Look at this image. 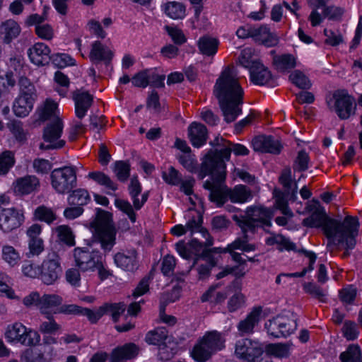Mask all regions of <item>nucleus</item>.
Segmentation results:
<instances>
[{
	"label": "nucleus",
	"mask_w": 362,
	"mask_h": 362,
	"mask_svg": "<svg viewBox=\"0 0 362 362\" xmlns=\"http://www.w3.org/2000/svg\"><path fill=\"white\" fill-rule=\"evenodd\" d=\"M164 181L170 185H178L181 182L182 175L174 167L170 166L168 171L162 172Z\"/></svg>",
	"instance_id": "obj_56"
},
{
	"label": "nucleus",
	"mask_w": 362,
	"mask_h": 362,
	"mask_svg": "<svg viewBox=\"0 0 362 362\" xmlns=\"http://www.w3.org/2000/svg\"><path fill=\"white\" fill-rule=\"evenodd\" d=\"M16 162L14 153L5 151L0 154V175L8 173Z\"/></svg>",
	"instance_id": "obj_48"
},
{
	"label": "nucleus",
	"mask_w": 362,
	"mask_h": 362,
	"mask_svg": "<svg viewBox=\"0 0 362 362\" xmlns=\"http://www.w3.org/2000/svg\"><path fill=\"white\" fill-rule=\"evenodd\" d=\"M291 172L290 168H285L281 176L279 177V182L285 188V193L288 196L290 199L295 201L296 199L297 194V184L294 183V187L292 188V180H291Z\"/></svg>",
	"instance_id": "obj_40"
},
{
	"label": "nucleus",
	"mask_w": 362,
	"mask_h": 362,
	"mask_svg": "<svg viewBox=\"0 0 362 362\" xmlns=\"http://www.w3.org/2000/svg\"><path fill=\"white\" fill-rule=\"evenodd\" d=\"M211 180H206L204 187L210 191L209 199L218 206H222L228 198L232 202L244 203L252 197V191L245 185H236L233 189L228 188L225 185L226 177L223 179L211 177Z\"/></svg>",
	"instance_id": "obj_3"
},
{
	"label": "nucleus",
	"mask_w": 362,
	"mask_h": 362,
	"mask_svg": "<svg viewBox=\"0 0 362 362\" xmlns=\"http://www.w3.org/2000/svg\"><path fill=\"white\" fill-rule=\"evenodd\" d=\"M165 29L175 45H181L186 42L187 38L182 30L170 26H166Z\"/></svg>",
	"instance_id": "obj_62"
},
{
	"label": "nucleus",
	"mask_w": 362,
	"mask_h": 362,
	"mask_svg": "<svg viewBox=\"0 0 362 362\" xmlns=\"http://www.w3.org/2000/svg\"><path fill=\"white\" fill-rule=\"evenodd\" d=\"M359 222L357 217L346 216L344 218L342 228L328 239L327 247L338 246L345 250L343 258L350 255L349 250H353L356 244V238L358 234Z\"/></svg>",
	"instance_id": "obj_6"
},
{
	"label": "nucleus",
	"mask_w": 362,
	"mask_h": 362,
	"mask_svg": "<svg viewBox=\"0 0 362 362\" xmlns=\"http://www.w3.org/2000/svg\"><path fill=\"white\" fill-rule=\"evenodd\" d=\"M341 362H362V351L358 344H350L339 355Z\"/></svg>",
	"instance_id": "obj_41"
},
{
	"label": "nucleus",
	"mask_w": 362,
	"mask_h": 362,
	"mask_svg": "<svg viewBox=\"0 0 362 362\" xmlns=\"http://www.w3.org/2000/svg\"><path fill=\"white\" fill-rule=\"evenodd\" d=\"M342 332L344 336L348 340H354L358 335L357 325L354 321H345L342 328Z\"/></svg>",
	"instance_id": "obj_60"
},
{
	"label": "nucleus",
	"mask_w": 362,
	"mask_h": 362,
	"mask_svg": "<svg viewBox=\"0 0 362 362\" xmlns=\"http://www.w3.org/2000/svg\"><path fill=\"white\" fill-rule=\"evenodd\" d=\"M57 109V104L56 103L51 100H47L40 113V118L42 120L48 119L52 115H54Z\"/></svg>",
	"instance_id": "obj_63"
},
{
	"label": "nucleus",
	"mask_w": 362,
	"mask_h": 362,
	"mask_svg": "<svg viewBox=\"0 0 362 362\" xmlns=\"http://www.w3.org/2000/svg\"><path fill=\"white\" fill-rule=\"evenodd\" d=\"M201 340L214 354L225 347L226 339L224 335L216 330L206 332L203 337L201 338Z\"/></svg>",
	"instance_id": "obj_28"
},
{
	"label": "nucleus",
	"mask_w": 362,
	"mask_h": 362,
	"mask_svg": "<svg viewBox=\"0 0 362 362\" xmlns=\"http://www.w3.org/2000/svg\"><path fill=\"white\" fill-rule=\"evenodd\" d=\"M243 235L240 238L235 239L232 243L229 244L224 250V252H231L235 250H242L245 252L254 251L256 246L254 244L248 243L249 236L247 234L248 231H242Z\"/></svg>",
	"instance_id": "obj_37"
},
{
	"label": "nucleus",
	"mask_w": 362,
	"mask_h": 362,
	"mask_svg": "<svg viewBox=\"0 0 362 362\" xmlns=\"http://www.w3.org/2000/svg\"><path fill=\"white\" fill-rule=\"evenodd\" d=\"M24 217L23 214L15 208H4L0 212V230L8 233L18 228Z\"/></svg>",
	"instance_id": "obj_16"
},
{
	"label": "nucleus",
	"mask_w": 362,
	"mask_h": 362,
	"mask_svg": "<svg viewBox=\"0 0 362 362\" xmlns=\"http://www.w3.org/2000/svg\"><path fill=\"white\" fill-rule=\"evenodd\" d=\"M18 86L20 89V96H25L35 99L36 93L35 86L28 78L25 76L20 77Z\"/></svg>",
	"instance_id": "obj_53"
},
{
	"label": "nucleus",
	"mask_w": 362,
	"mask_h": 362,
	"mask_svg": "<svg viewBox=\"0 0 362 362\" xmlns=\"http://www.w3.org/2000/svg\"><path fill=\"white\" fill-rule=\"evenodd\" d=\"M213 244L211 239H206L204 243H200L196 238L192 239L187 246L184 241L176 244V249L180 255L184 259H189L192 255L197 257L211 258V253L219 252V248H209Z\"/></svg>",
	"instance_id": "obj_13"
},
{
	"label": "nucleus",
	"mask_w": 362,
	"mask_h": 362,
	"mask_svg": "<svg viewBox=\"0 0 362 362\" xmlns=\"http://www.w3.org/2000/svg\"><path fill=\"white\" fill-rule=\"evenodd\" d=\"M59 239L69 246L75 245L74 235L67 226H59L56 228Z\"/></svg>",
	"instance_id": "obj_55"
},
{
	"label": "nucleus",
	"mask_w": 362,
	"mask_h": 362,
	"mask_svg": "<svg viewBox=\"0 0 362 362\" xmlns=\"http://www.w3.org/2000/svg\"><path fill=\"white\" fill-rule=\"evenodd\" d=\"M252 146L255 151L273 154L280 153L282 148L279 140L272 136H256L252 141Z\"/></svg>",
	"instance_id": "obj_18"
},
{
	"label": "nucleus",
	"mask_w": 362,
	"mask_h": 362,
	"mask_svg": "<svg viewBox=\"0 0 362 362\" xmlns=\"http://www.w3.org/2000/svg\"><path fill=\"white\" fill-rule=\"evenodd\" d=\"M49 47L42 42L35 43L28 50L30 61L37 66H45L50 62Z\"/></svg>",
	"instance_id": "obj_21"
},
{
	"label": "nucleus",
	"mask_w": 362,
	"mask_h": 362,
	"mask_svg": "<svg viewBox=\"0 0 362 362\" xmlns=\"http://www.w3.org/2000/svg\"><path fill=\"white\" fill-rule=\"evenodd\" d=\"M218 46V40L208 35L202 37L198 41L200 52L207 56L214 55L217 52Z\"/></svg>",
	"instance_id": "obj_38"
},
{
	"label": "nucleus",
	"mask_w": 362,
	"mask_h": 362,
	"mask_svg": "<svg viewBox=\"0 0 362 362\" xmlns=\"http://www.w3.org/2000/svg\"><path fill=\"white\" fill-rule=\"evenodd\" d=\"M267 334L274 337H287L297 328V322L293 313L288 315H277L269 320L264 325Z\"/></svg>",
	"instance_id": "obj_12"
},
{
	"label": "nucleus",
	"mask_w": 362,
	"mask_h": 362,
	"mask_svg": "<svg viewBox=\"0 0 362 362\" xmlns=\"http://www.w3.org/2000/svg\"><path fill=\"white\" fill-rule=\"evenodd\" d=\"M309 160L308 153L304 150L300 151L293 165V170L299 172L305 171L308 168Z\"/></svg>",
	"instance_id": "obj_57"
},
{
	"label": "nucleus",
	"mask_w": 362,
	"mask_h": 362,
	"mask_svg": "<svg viewBox=\"0 0 362 362\" xmlns=\"http://www.w3.org/2000/svg\"><path fill=\"white\" fill-rule=\"evenodd\" d=\"M93 237L100 243L105 252H110L116 243L117 230L112 220V214L98 209L95 220L90 223Z\"/></svg>",
	"instance_id": "obj_4"
},
{
	"label": "nucleus",
	"mask_w": 362,
	"mask_h": 362,
	"mask_svg": "<svg viewBox=\"0 0 362 362\" xmlns=\"http://www.w3.org/2000/svg\"><path fill=\"white\" fill-rule=\"evenodd\" d=\"M61 273L59 257L55 253L49 255L43 261L40 271L42 281L47 285H51L59 279Z\"/></svg>",
	"instance_id": "obj_15"
},
{
	"label": "nucleus",
	"mask_w": 362,
	"mask_h": 362,
	"mask_svg": "<svg viewBox=\"0 0 362 362\" xmlns=\"http://www.w3.org/2000/svg\"><path fill=\"white\" fill-rule=\"evenodd\" d=\"M50 178L52 187L62 194L69 193L77 185L76 170L71 166L54 169Z\"/></svg>",
	"instance_id": "obj_11"
},
{
	"label": "nucleus",
	"mask_w": 362,
	"mask_h": 362,
	"mask_svg": "<svg viewBox=\"0 0 362 362\" xmlns=\"http://www.w3.org/2000/svg\"><path fill=\"white\" fill-rule=\"evenodd\" d=\"M168 339V331L165 327H158L149 331L145 337V341L148 344L161 346Z\"/></svg>",
	"instance_id": "obj_36"
},
{
	"label": "nucleus",
	"mask_w": 362,
	"mask_h": 362,
	"mask_svg": "<svg viewBox=\"0 0 362 362\" xmlns=\"http://www.w3.org/2000/svg\"><path fill=\"white\" fill-rule=\"evenodd\" d=\"M40 186V181L34 175H27L16 180L15 191L21 194H28Z\"/></svg>",
	"instance_id": "obj_30"
},
{
	"label": "nucleus",
	"mask_w": 362,
	"mask_h": 362,
	"mask_svg": "<svg viewBox=\"0 0 362 362\" xmlns=\"http://www.w3.org/2000/svg\"><path fill=\"white\" fill-rule=\"evenodd\" d=\"M68 197V203L70 206H83L87 204L90 200L88 192L85 189L71 190Z\"/></svg>",
	"instance_id": "obj_39"
},
{
	"label": "nucleus",
	"mask_w": 362,
	"mask_h": 362,
	"mask_svg": "<svg viewBox=\"0 0 362 362\" xmlns=\"http://www.w3.org/2000/svg\"><path fill=\"white\" fill-rule=\"evenodd\" d=\"M273 211L263 206L248 207L244 215H233L232 218L241 228L242 231H250L255 233L259 227H270Z\"/></svg>",
	"instance_id": "obj_5"
},
{
	"label": "nucleus",
	"mask_w": 362,
	"mask_h": 362,
	"mask_svg": "<svg viewBox=\"0 0 362 362\" xmlns=\"http://www.w3.org/2000/svg\"><path fill=\"white\" fill-rule=\"evenodd\" d=\"M252 38L255 42L267 47H274L279 43V37L274 33H271L269 29L265 25L252 28Z\"/></svg>",
	"instance_id": "obj_23"
},
{
	"label": "nucleus",
	"mask_w": 362,
	"mask_h": 362,
	"mask_svg": "<svg viewBox=\"0 0 362 362\" xmlns=\"http://www.w3.org/2000/svg\"><path fill=\"white\" fill-rule=\"evenodd\" d=\"M7 127L18 142L24 143L26 141V132L24 131L23 123L21 121L12 120L7 124Z\"/></svg>",
	"instance_id": "obj_52"
},
{
	"label": "nucleus",
	"mask_w": 362,
	"mask_h": 362,
	"mask_svg": "<svg viewBox=\"0 0 362 362\" xmlns=\"http://www.w3.org/2000/svg\"><path fill=\"white\" fill-rule=\"evenodd\" d=\"M35 218L39 221H45L48 224L52 223L57 216L53 211L45 206H38L34 213Z\"/></svg>",
	"instance_id": "obj_54"
},
{
	"label": "nucleus",
	"mask_w": 362,
	"mask_h": 362,
	"mask_svg": "<svg viewBox=\"0 0 362 362\" xmlns=\"http://www.w3.org/2000/svg\"><path fill=\"white\" fill-rule=\"evenodd\" d=\"M356 294L357 289L353 286H349L339 291V298L342 302L351 304L355 300Z\"/></svg>",
	"instance_id": "obj_64"
},
{
	"label": "nucleus",
	"mask_w": 362,
	"mask_h": 362,
	"mask_svg": "<svg viewBox=\"0 0 362 362\" xmlns=\"http://www.w3.org/2000/svg\"><path fill=\"white\" fill-rule=\"evenodd\" d=\"M165 13L173 19H182L185 16V7L180 2L169 1L163 5Z\"/></svg>",
	"instance_id": "obj_43"
},
{
	"label": "nucleus",
	"mask_w": 362,
	"mask_h": 362,
	"mask_svg": "<svg viewBox=\"0 0 362 362\" xmlns=\"http://www.w3.org/2000/svg\"><path fill=\"white\" fill-rule=\"evenodd\" d=\"M45 320L41 322L39 331L44 334H53L61 329V326L54 320L51 313L43 314Z\"/></svg>",
	"instance_id": "obj_44"
},
{
	"label": "nucleus",
	"mask_w": 362,
	"mask_h": 362,
	"mask_svg": "<svg viewBox=\"0 0 362 362\" xmlns=\"http://www.w3.org/2000/svg\"><path fill=\"white\" fill-rule=\"evenodd\" d=\"M139 348L134 343H128L115 349L110 356V362H123L136 357Z\"/></svg>",
	"instance_id": "obj_24"
},
{
	"label": "nucleus",
	"mask_w": 362,
	"mask_h": 362,
	"mask_svg": "<svg viewBox=\"0 0 362 362\" xmlns=\"http://www.w3.org/2000/svg\"><path fill=\"white\" fill-rule=\"evenodd\" d=\"M261 313L260 307L255 308L245 320L238 323V329L241 335L252 334L254 332L255 327L259 322Z\"/></svg>",
	"instance_id": "obj_26"
},
{
	"label": "nucleus",
	"mask_w": 362,
	"mask_h": 362,
	"mask_svg": "<svg viewBox=\"0 0 362 362\" xmlns=\"http://www.w3.org/2000/svg\"><path fill=\"white\" fill-rule=\"evenodd\" d=\"M5 337L10 342L16 341L28 346H36L40 341V336L37 332L28 329L20 322L8 326Z\"/></svg>",
	"instance_id": "obj_14"
},
{
	"label": "nucleus",
	"mask_w": 362,
	"mask_h": 362,
	"mask_svg": "<svg viewBox=\"0 0 362 362\" xmlns=\"http://www.w3.org/2000/svg\"><path fill=\"white\" fill-rule=\"evenodd\" d=\"M274 63L276 68L281 72L291 69L296 65V58L290 54L276 56L274 58Z\"/></svg>",
	"instance_id": "obj_47"
},
{
	"label": "nucleus",
	"mask_w": 362,
	"mask_h": 362,
	"mask_svg": "<svg viewBox=\"0 0 362 362\" xmlns=\"http://www.w3.org/2000/svg\"><path fill=\"white\" fill-rule=\"evenodd\" d=\"M114 262L122 270L133 272L139 266L138 252L135 248L122 250L115 255Z\"/></svg>",
	"instance_id": "obj_17"
},
{
	"label": "nucleus",
	"mask_w": 362,
	"mask_h": 362,
	"mask_svg": "<svg viewBox=\"0 0 362 362\" xmlns=\"http://www.w3.org/2000/svg\"><path fill=\"white\" fill-rule=\"evenodd\" d=\"M303 225L310 228H322L324 234L328 240L342 228L344 220L341 221L329 217L325 212V208H318L309 217L303 219Z\"/></svg>",
	"instance_id": "obj_8"
},
{
	"label": "nucleus",
	"mask_w": 362,
	"mask_h": 362,
	"mask_svg": "<svg viewBox=\"0 0 362 362\" xmlns=\"http://www.w3.org/2000/svg\"><path fill=\"white\" fill-rule=\"evenodd\" d=\"M266 243L268 245H277V249L279 251L286 250L288 251L293 250L298 252L296 245L292 243L288 238H286L282 235L278 234L267 239Z\"/></svg>",
	"instance_id": "obj_42"
},
{
	"label": "nucleus",
	"mask_w": 362,
	"mask_h": 362,
	"mask_svg": "<svg viewBox=\"0 0 362 362\" xmlns=\"http://www.w3.org/2000/svg\"><path fill=\"white\" fill-rule=\"evenodd\" d=\"M34 101L35 98L18 95L13 105L15 115L18 117H24L28 115L33 108Z\"/></svg>",
	"instance_id": "obj_32"
},
{
	"label": "nucleus",
	"mask_w": 362,
	"mask_h": 362,
	"mask_svg": "<svg viewBox=\"0 0 362 362\" xmlns=\"http://www.w3.org/2000/svg\"><path fill=\"white\" fill-rule=\"evenodd\" d=\"M16 80L12 74H6V76H0V95L2 93H10L14 88Z\"/></svg>",
	"instance_id": "obj_59"
},
{
	"label": "nucleus",
	"mask_w": 362,
	"mask_h": 362,
	"mask_svg": "<svg viewBox=\"0 0 362 362\" xmlns=\"http://www.w3.org/2000/svg\"><path fill=\"white\" fill-rule=\"evenodd\" d=\"M88 178L94 180L98 185L105 187L106 189L116 191L117 189V184L104 173L100 171L91 172L88 175Z\"/></svg>",
	"instance_id": "obj_46"
},
{
	"label": "nucleus",
	"mask_w": 362,
	"mask_h": 362,
	"mask_svg": "<svg viewBox=\"0 0 362 362\" xmlns=\"http://www.w3.org/2000/svg\"><path fill=\"white\" fill-rule=\"evenodd\" d=\"M214 94L218 100L225 121L227 123L235 121L242 112L243 90L234 67L227 66L221 72L215 83Z\"/></svg>",
	"instance_id": "obj_1"
},
{
	"label": "nucleus",
	"mask_w": 362,
	"mask_h": 362,
	"mask_svg": "<svg viewBox=\"0 0 362 362\" xmlns=\"http://www.w3.org/2000/svg\"><path fill=\"white\" fill-rule=\"evenodd\" d=\"M327 104L329 109L335 111L341 119H347L355 114V99L345 90L334 91L332 97L327 98Z\"/></svg>",
	"instance_id": "obj_10"
},
{
	"label": "nucleus",
	"mask_w": 362,
	"mask_h": 362,
	"mask_svg": "<svg viewBox=\"0 0 362 362\" xmlns=\"http://www.w3.org/2000/svg\"><path fill=\"white\" fill-rule=\"evenodd\" d=\"M113 172L120 182H125L129 177L130 165L128 161L118 160L114 163Z\"/></svg>",
	"instance_id": "obj_50"
},
{
	"label": "nucleus",
	"mask_w": 362,
	"mask_h": 362,
	"mask_svg": "<svg viewBox=\"0 0 362 362\" xmlns=\"http://www.w3.org/2000/svg\"><path fill=\"white\" fill-rule=\"evenodd\" d=\"M250 74L251 81L258 86L267 83L272 78L270 71L259 62L255 63L251 67Z\"/></svg>",
	"instance_id": "obj_29"
},
{
	"label": "nucleus",
	"mask_w": 362,
	"mask_h": 362,
	"mask_svg": "<svg viewBox=\"0 0 362 362\" xmlns=\"http://www.w3.org/2000/svg\"><path fill=\"white\" fill-rule=\"evenodd\" d=\"M50 61L59 68H63L68 65L73 64V59L66 54H54L50 55Z\"/></svg>",
	"instance_id": "obj_61"
},
{
	"label": "nucleus",
	"mask_w": 362,
	"mask_h": 362,
	"mask_svg": "<svg viewBox=\"0 0 362 362\" xmlns=\"http://www.w3.org/2000/svg\"><path fill=\"white\" fill-rule=\"evenodd\" d=\"M210 145L216 147L215 150H209L204 156L201 165V178L206 175L211 177L223 179L226 175V161L230 160V147L231 142L223 137L216 136L210 141Z\"/></svg>",
	"instance_id": "obj_2"
},
{
	"label": "nucleus",
	"mask_w": 362,
	"mask_h": 362,
	"mask_svg": "<svg viewBox=\"0 0 362 362\" xmlns=\"http://www.w3.org/2000/svg\"><path fill=\"white\" fill-rule=\"evenodd\" d=\"M202 216L200 214H197V216L192 217L186 224V228L187 230L191 231L192 233L200 232L204 237L209 235L208 232L204 230L202 226Z\"/></svg>",
	"instance_id": "obj_58"
},
{
	"label": "nucleus",
	"mask_w": 362,
	"mask_h": 362,
	"mask_svg": "<svg viewBox=\"0 0 362 362\" xmlns=\"http://www.w3.org/2000/svg\"><path fill=\"white\" fill-rule=\"evenodd\" d=\"M2 258L9 265L14 267L21 260L18 252L11 245H4L2 247Z\"/></svg>",
	"instance_id": "obj_49"
},
{
	"label": "nucleus",
	"mask_w": 362,
	"mask_h": 362,
	"mask_svg": "<svg viewBox=\"0 0 362 362\" xmlns=\"http://www.w3.org/2000/svg\"><path fill=\"white\" fill-rule=\"evenodd\" d=\"M214 354L208 346L203 342L201 339L194 346L191 356L197 362H206L209 361Z\"/></svg>",
	"instance_id": "obj_35"
},
{
	"label": "nucleus",
	"mask_w": 362,
	"mask_h": 362,
	"mask_svg": "<svg viewBox=\"0 0 362 362\" xmlns=\"http://www.w3.org/2000/svg\"><path fill=\"white\" fill-rule=\"evenodd\" d=\"M148 197V192H147L141 195V199H139V197L132 198L134 206H132L129 202L120 199H116L115 204L119 209L128 216L132 222L134 223L136 219V216L134 211V209L139 210L147 201Z\"/></svg>",
	"instance_id": "obj_19"
},
{
	"label": "nucleus",
	"mask_w": 362,
	"mask_h": 362,
	"mask_svg": "<svg viewBox=\"0 0 362 362\" xmlns=\"http://www.w3.org/2000/svg\"><path fill=\"white\" fill-rule=\"evenodd\" d=\"M63 130V122L59 117L47 124L44 129L43 139L45 141L52 143L60 138Z\"/></svg>",
	"instance_id": "obj_33"
},
{
	"label": "nucleus",
	"mask_w": 362,
	"mask_h": 362,
	"mask_svg": "<svg viewBox=\"0 0 362 362\" xmlns=\"http://www.w3.org/2000/svg\"><path fill=\"white\" fill-rule=\"evenodd\" d=\"M48 353L45 354L46 349L34 350L33 349H25L22 355V360L25 362H47L52 356L53 348L49 347Z\"/></svg>",
	"instance_id": "obj_31"
},
{
	"label": "nucleus",
	"mask_w": 362,
	"mask_h": 362,
	"mask_svg": "<svg viewBox=\"0 0 362 362\" xmlns=\"http://www.w3.org/2000/svg\"><path fill=\"white\" fill-rule=\"evenodd\" d=\"M21 31L19 24L13 19H8L0 24V37L5 44H10L18 37Z\"/></svg>",
	"instance_id": "obj_25"
},
{
	"label": "nucleus",
	"mask_w": 362,
	"mask_h": 362,
	"mask_svg": "<svg viewBox=\"0 0 362 362\" xmlns=\"http://www.w3.org/2000/svg\"><path fill=\"white\" fill-rule=\"evenodd\" d=\"M207 133L206 127L201 123L193 122L188 128L189 137L194 147H200L206 143Z\"/></svg>",
	"instance_id": "obj_27"
},
{
	"label": "nucleus",
	"mask_w": 362,
	"mask_h": 362,
	"mask_svg": "<svg viewBox=\"0 0 362 362\" xmlns=\"http://www.w3.org/2000/svg\"><path fill=\"white\" fill-rule=\"evenodd\" d=\"M63 299L56 294H45L41 297L40 301V310L42 314L49 313L47 310L54 307L61 305Z\"/></svg>",
	"instance_id": "obj_45"
},
{
	"label": "nucleus",
	"mask_w": 362,
	"mask_h": 362,
	"mask_svg": "<svg viewBox=\"0 0 362 362\" xmlns=\"http://www.w3.org/2000/svg\"><path fill=\"white\" fill-rule=\"evenodd\" d=\"M113 57V52L100 41H95L92 44V48L89 54L90 61L98 64L103 62L106 65L110 64Z\"/></svg>",
	"instance_id": "obj_22"
},
{
	"label": "nucleus",
	"mask_w": 362,
	"mask_h": 362,
	"mask_svg": "<svg viewBox=\"0 0 362 362\" xmlns=\"http://www.w3.org/2000/svg\"><path fill=\"white\" fill-rule=\"evenodd\" d=\"M289 79L297 87L303 90L309 89L312 85L308 78L299 70H296L291 74Z\"/></svg>",
	"instance_id": "obj_51"
},
{
	"label": "nucleus",
	"mask_w": 362,
	"mask_h": 362,
	"mask_svg": "<svg viewBox=\"0 0 362 362\" xmlns=\"http://www.w3.org/2000/svg\"><path fill=\"white\" fill-rule=\"evenodd\" d=\"M72 98L75 103L76 116L78 119L83 118L93 104V95L87 91L76 90L73 92Z\"/></svg>",
	"instance_id": "obj_20"
},
{
	"label": "nucleus",
	"mask_w": 362,
	"mask_h": 362,
	"mask_svg": "<svg viewBox=\"0 0 362 362\" xmlns=\"http://www.w3.org/2000/svg\"><path fill=\"white\" fill-rule=\"evenodd\" d=\"M235 354L247 362H269L270 361V356L264 352L263 345L250 339H244L237 342Z\"/></svg>",
	"instance_id": "obj_9"
},
{
	"label": "nucleus",
	"mask_w": 362,
	"mask_h": 362,
	"mask_svg": "<svg viewBox=\"0 0 362 362\" xmlns=\"http://www.w3.org/2000/svg\"><path fill=\"white\" fill-rule=\"evenodd\" d=\"M74 258L76 266L82 272H97L102 280L110 275L103 265V256L98 250H90L86 247H76L74 250Z\"/></svg>",
	"instance_id": "obj_7"
},
{
	"label": "nucleus",
	"mask_w": 362,
	"mask_h": 362,
	"mask_svg": "<svg viewBox=\"0 0 362 362\" xmlns=\"http://www.w3.org/2000/svg\"><path fill=\"white\" fill-rule=\"evenodd\" d=\"M99 309L102 317L104 315L110 314L112 316V320L115 322H117L120 315L126 310V305L122 302L115 303H107L100 306Z\"/></svg>",
	"instance_id": "obj_34"
}]
</instances>
